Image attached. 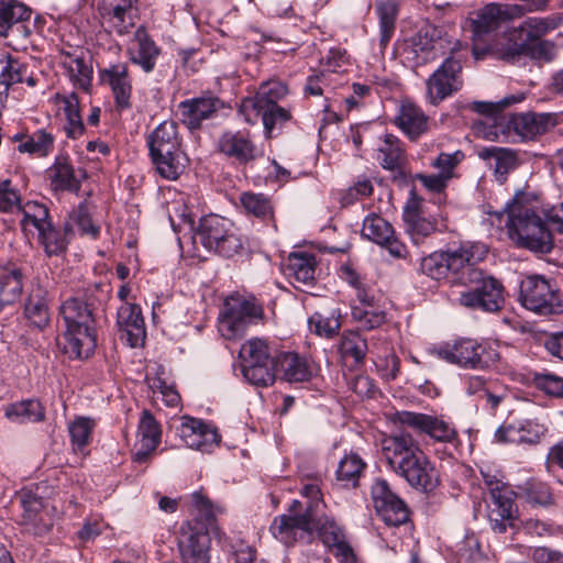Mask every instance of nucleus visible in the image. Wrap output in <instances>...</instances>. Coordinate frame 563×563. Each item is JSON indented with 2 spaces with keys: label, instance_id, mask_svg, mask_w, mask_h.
I'll return each mask as SVG.
<instances>
[{
  "label": "nucleus",
  "instance_id": "nucleus-1",
  "mask_svg": "<svg viewBox=\"0 0 563 563\" xmlns=\"http://www.w3.org/2000/svg\"><path fill=\"white\" fill-rule=\"evenodd\" d=\"M382 454L390 468L410 486L428 492L438 485V473L433 464L409 433L384 438Z\"/></svg>",
  "mask_w": 563,
  "mask_h": 563
},
{
  "label": "nucleus",
  "instance_id": "nucleus-2",
  "mask_svg": "<svg viewBox=\"0 0 563 563\" xmlns=\"http://www.w3.org/2000/svg\"><path fill=\"white\" fill-rule=\"evenodd\" d=\"M507 213L509 236L518 245L540 253H549L553 247V239L548 219H543L528 196L518 192L507 202L505 210L496 212L498 218Z\"/></svg>",
  "mask_w": 563,
  "mask_h": 563
},
{
  "label": "nucleus",
  "instance_id": "nucleus-3",
  "mask_svg": "<svg viewBox=\"0 0 563 563\" xmlns=\"http://www.w3.org/2000/svg\"><path fill=\"white\" fill-rule=\"evenodd\" d=\"M93 311L92 303L81 297L69 298L59 308L65 327L63 350L70 358H88L95 352Z\"/></svg>",
  "mask_w": 563,
  "mask_h": 563
},
{
  "label": "nucleus",
  "instance_id": "nucleus-4",
  "mask_svg": "<svg viewBox=\"0 0 563 563\" xmlns=\"http://www.w3.org/2000/svg\"><path fill=\"white\" fill-rule=\"evenodd\" d=\"M554 18H528L518 27H514L504 36L500 46L496 48V58L516 63L521 56L547 58L553 48L552 44L542 37L556 29Z\"/></svg>",
  "mask_w": 563,
  "mask_h": 563
},
{
  "label": "nucleus",
  "instance_id": "nucleus-5",
  "mask_svg": "<svg viewBox=\"0 0 563 563\" xmlns=\"http://www.w3.org/2000/svg\"><path fill=\"white\" fill-rule=\"evenodd\" d=\"M150 157L156 172L167 180H176L184 174L188 157L181 148L177 123L166 120L147 135Z\"/></svg>",
  "mask_w": 563,
  "mask_h": 563
},
{
  "label": "nucleus",
  "instance_id": "nucleus-6",
  "mask_svg": "<svg viewBox=\"0 0 563 563\" xmlns=\"http://www.w3.org/2000/svg\"><path fill=\"white\" fill-rule=\"evenodd\" d=\"M194 239L198 240L207 250L228 258L241 254L246 244V239L233 222L217 214H209L200 219Z\"/></svg>",
  "mask_w": 563,
  "mask_h": 563
},
{
  "label": "nucleus",
  "instance_id": "nucleus-7",
  "mask_svg": "<svg viewBox=\"0 0 563 563\" xmlns=\"http://www.w3.org/2000/svg\"><path fill=\"white\" fill-rule=\"evenodd\" d=\"M269 531L275 539L285 545L296 542L311 543L317 531V509L313 503L306 507L298 500H294L288 514L274 518Z\"/></svg>",
  "mask_w": 563,
  "mask_h": 563
},
{
  "label": "nucleus",
  "instance_id": "nucleus-8",
  "mask_svg": "<svg viewBox=\"0 0 563 563\" xmlns=\"http://www.w3.org/2000/svg\"><path fill=\"white\" fill-rule=\"evenodd\" d=\"M464 290L459 292L456 301L462 307L483 312H497L505 305V289L503 284L493 276L479 273L471 274V279L463 285Z\"/></svg>",
  "mask_w": 563,
  "mask_h": 563
},
{
  "label": "nucleus",
  "instance_id": "nucleus-9",
  "mask_svg": "<svg viewBox=\"0 0 563 563\" xmlns=\"http://www.w3.org/2000/svg\"><path fill=\"white\" fill-rule=\"evenodd\" d=\"M263 307L254 297L240 294L229 296L219 317V330L232 340L245 334L249 327L263 318Z\"/></svg>",
  "mask_w": 563,
  "mask_h": 563
},
{
  "label": "nucleus",
  "instance_id": "nucleus-10",
  "mask_svg": "<svg viewBox=\"0 0 563 563\" xmlns=\"http://www.w3.org/2000/svg\"><path fill=\"white\" fill-rule=\"evenodd\" d=\"M241 372L252 385L267 387L275 382V360L271 356L265 340L253 338L245 341L240 349Z\"/></svg>",
  "mask_w": 563,
  "mask_h": 563
},
{
  "label": "nucleus",
  "instance_id": "nucleus-11",
  "mask_svg": "<svg viewBox=\"0 0 563 563\" xmlns=\"http://www.w3.org/2000/svg\"><path fill=\"white\" fill-rule=\"evenodd\" d=\"M482 476L487 488L485 501L492 529L497 533H504L507 528H517V508L509 488L496 475L482 471Z\"/></svg>",
  "mask_w": 563,
  "mask_h": 563
},
{
  "label": "nucleus",
  "instance_id": "nucleus-12",
  "mask_svg": "<svg viewBox=\"0 0 563 563\" xmlns=\"http://www.w3.org/2000/svg\"><path fill=\"white\" fill-rule=\"evenodd\" d=\"M519 299L525 308L539 314L562 311L558 290L542 276H528L520 284Z\"/></svg>",
  "mask_w": 563,
  "mask_h": 563
},
{
  "label": "nucleus",
  "instance_id": "nucleus-13",
  "mask_svg": "<svg viewBox=\"0 0 563 563\" xmlns=\"http://www.w3.org/2000/svg\"><path fill=\"white\" fill-rule=\"evenodd\" d=\"M507 18L506 8L495 3L484 7L476 13V16L472 20V52L475 59H484L487 54H493L496 57L495 51L500 44L490 47L486 44V36H490Z\"/></svg>",
  "mask_w": 563,
  "mask_h": 563
},
{
  "label": "nucleus",
  "instance_id": "nucleus-14",
  "mask_svg": "<svg viewBox=\"0 0 563 563\" xmlns=\"http://www.w3.org/2000/svg\"><path fill=\"white\" fill-rule=\"evenodd\" d=\"M487 247L481 243H462L459 247L448 250L446 258L450 275V283L452 286H463L471 279V274L479 273L481 269L476 265L482 262L486 254Z\"/></svg>",
  "mask_w": 563,
  "mask_h": 563
},
{
  "label": "nucleus",
  "instance_id": "nucleus-15",
  "mask_svg": "<svg viewBox=\"0 0 563 563\" xmlns=\"http://www.w3.org/2000/svg\"><path fill=\"white\" fill-rule=\"evenodd\" d=\"M462 63L450 56L427 80V98L437 106L462 88Z\"/></svg>",
  "mask_w": 563,
  "mask_h": 563
},
{
  "label": "nucleus",
  "instance_id": "nucleus-16",
  "mask_svg": "<svg viewBox=\"0 0 563 563\" xmlns=\"http://www.w3.org/2000/svg\"><path fill=\"white\" fill-rule=\"evenodd\" d=\"M371 498L377 515L387 526L398 527L409 520V510L389 487L387 481L376 478L371 486Z\"/></svg>",
  "mask_w": 563,
  "mask_h": 563
},
{
  "label": "nucleus",
  "instance_id": "nucleus-17",
  "mask_svg": "<svg viewBox=\"0 0 563 563\" xmlns=\"http://www.w3.org/2000/svg\"><path fill=\"white\" fill-rule=\"evenodd\" d=\"M178 549L184 563H209L208 529L198 520L185 522L179 530Z\"/></svg>",
  "mask_w": 563,
  "mask_h": 563
},
{
  "label": "nucleus",
  "instance_id": "nucleus-18",
  "mask_svg": "<svg viewBox=\"0 0 563 563\" xmlns=\"http://www.w3.org/2000/svg\"><path fill=\"white\" fill-rule=\"evenodd\" d=\"M397 421L401 426L424 433L438 442L453 443L459 437L455 427L441 417L421 412L400 411L397 412Z\"/></svg>",
  "mask_w": 563,
  "mask_h": 563
},
{
  "label": "nucleus",
  "instance_id": "nucleus-19",
  "mask_svg": "<svg viewBox=\"0 0 563 563\" xmlns=\"http://www.w3.org/2000/svg\"><path fill=\"white\" fill-rule=\"evenodd\" d=\"M319 539L340 563H355L353 549L345 540L343 529L328 515H319Z\"/></svg>",
  "mask_w": 563,
  "mask_h": 563
},
{
  "label": "nucleus",
  "instance_id": "nucleus-20",
  "mask_svg": "<svg viewBox=\"0 0 563 563\" xmlns=\"http://www.w3.org/2000/svg\"><path fill=\"white\" fill-rule=\"evenodd\" d=\"M316 265L317 262L313 254L305 251H295L287 257L285 273L288 277L292 278L294 286L297 289L313 296Z\"/></svg>",
  "mask_w": 563,
  "mask_h": 563
},
{
  "label": "nucleus",
  "instance_id": "nucleus-21",
  "mask_svg": "<svg viewBox=\"0 0 563 563\" xmlns=\"http://www.w3.org/2000/svg\"><path fill=\"white\" fill-rule=\"evenodd\" d=\"M434 30L432 34L429 31H420L406 42L402 54L412 67L423 66L440 56L442 42L434 38Z\"/></svg>",
  "mask_w": 563,
  "mask_h": 563
},
{
  "label": "nucleus",
  "instance_id": "nucleus-22",
  "mask_svg": "<svg viewBox=\"0 0 563 563\" xmlns=\"http://www.w3.org/2000/svg\"><path fill=\"white\" fill-rule=\"evenodd\" d=\"M117 325L120 339L125 341L130 347L144 344L146 330L140 306L134 303L122 305L118 310Z\"/></svg>",
  "mask_w": 563,
  "mask_h": 563
},
{
  "label": "nucleus",
  "instance_id": "nucleus-23",
  "mask_svg": "<svg viewBox=\"0 0 563 563\" xmlns=\"http://www.w3.org/2000/svg\"><path fill=\"white\" fill-rule=\"evenodd\" d=\"M178 432L188 448L201 452H209L220 441L217 429L197 418L184 417Z\"/></svg>",
  "mask_w": 563,
  "mask_h": 563
},
{
  "label": "nucleus",
  "instance_id": "nucleus-24",
  "mask_svg": "<svg viewBox=\"0 0 563 563\" xmlns=\"http://www.w3.org/2000/svg\"><path fill=\"white\" fill-rule=\"evenodd\" d=\"M178 108L183 123L189 129H197L203 120L212 118L214 113L223 109L224 102L211 93H206L181 101Z\"/></svg>",
  "mask_w": 563,
  "mask_h": 563
},
{
  "label": "nucleus",
  "instance_id": "nucleus-25",
  "mask_svg": "<svg viewBox=\"0 0 563 563\" xmlns=\"http://www.w3.org/2000/svg\"><path fill=\"white\" fill-rule=\"evenodd\" d=\"M485 347L472 339H462L453 344H446L438 351L440 358L466 368L483 367L482 355Z\"/></svg>",
  "mask_w": 563,
  "mask_h": 563
},
{
  "label": "nucleus",
  "instance_id": "nucleus-26",
  "mask_svg": "<svg viewBox=\"0 0 563 563\" xmlns=\"http://www.w3.org/2000/svg\"><path fill=\"white\" fill-rule=\"evenodd\" d=\"M100 78L103 84L110 87L115 108L119 111L128 110L132 107V79L125 64L111 65L101 70Z\"/></svg>",
  "mask_w": 563,
  "mask_h": 563
},
{
  "label": "nucleus",
  "instance_id": "nucleus-27",
  "mask_svg": "<svg viewBox=\"0 0 563 563\" xmlns=\"http://www.w3.org/2000/svg\"><path fill=\"white\" fill-rule=\"evenodd\" d=\"M219 151L240 164L246 165L258 156L249 131H227L218 142Z\"/></svg>",
  "mask_w": 563,
  "mask_h": 563
},
{
  "label": "nucleus",
  "instance_id": "nucleus-28",
  "mask_svg": "<svg viewBox=\"0 0 563 563\" xmlns=\"http://www.w3.org/2000/svg\"><path fill=\"white\" fill-rule=\"evenodd\" d=\"M137 432L140 440L133 460L137 463H145L158 446L162 437L161 426L150 410L142 411Z\"/></svg>",
  "mask_w": 563,
  "mask_h": 563
},
{
  "label": "nucleus",
  "instance_id": "nucleus-29",
  "mask_svg": "<svg viewBox=\"0 0 563 563\" xmlns=\"http://www.w3.org/2000/svg\"><path fill=\"white\" fill-rule=\"evenodd\" d=\"M394 123L410 140H417L429 130V118L417 104L404 101L398 109Z\"/></svg>",
  "mask_w": 563,
  "mask_h": 563
},
{
  "label": "nucleus",
  "instance_id": "nucleus-30",
  "mask_svg": "<svg viewBox=\"0 0 563 563\" xmlns=\"http://www.w3.org/2000/svg\"><path fill=\"white\" fill-rule=\"evenodd\" d=\"M509 123L522 140H533L554 126L555 118L550 113H517L510 117Z\"/></svg>",
  "mask_w": 563,
  "mask_h": 563
},
{
  "label": "nucleus",
  "instance_id": "nucleus-31",
  "mask_svg": "<svg viewBox=\"0 0 563 563\" xmlns=\"http://www.w3.org/2000/svg\"><path fill=\"white\" fill-rule=\"evenodd\" d=\"M18 498L21 507V525L35 534L46 532L48 525L43 519L42 498L30 490H22Z\"/></svg>",
  "mask_w": 563,
  "mask_h": 563
},
{
  "label": "nucleus",
  "instance_id": "nucleus-32",
  "mask_svg": "<svg viewBox=\"0 0 563 563\" xmlns=\"http://www.w3.org/2000/svg\"><path fill=\"white\" fill-rule=\"evenodd\" d=\"M24 81L30 87L36 85V80L33 75L29 73L26 64L11 55H7L4 58L0 59V95H7L11 86Z\"/></svg>",
  "mask_w": 563,
  "mask_h": 563
},
{
  "label": "nucleus",
  "instance_id": "nucleus-33",
  "mask_svg": "<svg viewBox=\"0 0 563 563\" xmlns=\"http://www.w3.org/2000/svg\"><path fill=\"white\" fill-rule=\"evenodd\" d=\"M135 42L136 46L129 49L130 60L145 73H151L155 68L161 49L143 29L135 32Z\"/></svg>",
  "mask_w": 563,
  "mask_h": 563
},
{
  "label": "nucleus",
  "instance_id": "nucleus-34",
  "mask_svg": "<svg viewBox=\"0 0 563 563\" xmlns=\"http://www.w3.org/2000/svg\"><path fill=\"white\" fill-rule=\"evenodd\" d=\"M282 373V377L289 383L307 380L311 372L306 360L295 352H283L275 360V375Z\"/></svg>",
  "mask_w": 563,
  "mask_h": 563
},
{
  "label": "nucleus",
  "instance_id": "nucleus-35",
  "mask_svg": "<svg viewBox=\"0 0 563 563\" xmlns=\"http://www.w3.org/2000/svg\"><path fill=\"white\" fill-rule=\"evenodd\" d=\"M23 279V273L19 267L0 266V311L21 298Z\"/></svg>",
  "mask_w": 563,
  "mask_h": 563
},
{
  "label": "nucleus",
  "instance_id": "nucleus-36",
  "mask_svg": "<svg viewBox=\"0 0 563 563\" xmlns=\"http://www.w3.org/2000/svg\"><path fill=\"white\" fill-rule=\"evenodd\" d=\"M240 202L247 214L272 224L275 230L277 229L274 205L268 196L246 191L241 194Z\"/></svg>",
  "mask_w": 563,
  "mask_h": 563
},
{
  "label": "nucleus",
  "instance_id": "nucleus-37",
  "mask_svg": "<svg viewBox=\"0 0 563 563\" xmlns=\"http://www.w3.org/2000/svg\"><path fill=\"white\" fill-rule=\"evenodd\" d=\"M51 187L55 191H77L80 183L75 176V170L68 156H57L49 168Z\"/></svg>",
  "mask_w": 563,
  "mask_h": 563
},
{
  "label": "nucleus",
  "instance_id": "nucleus-38",
  "mask_svg": "<svg viewBox=\"0 0 563 563\" xmlns=\"http://www.w3.org/2000/svg\"><path fill=\"white\" fill-rule=\"evenodd\" d=\"M478 156L485 161H493L490 166L499 181H504L506 175L517 166L516 153L509 148L489 146L478 151Z\"/></svg>",
  "mask_w": 563,
  "mask_h": 563
},
{
  "label": "nucleus",
  "instance_id": "nucleus-39",
  "mask_svg": "<svg viewBox=\"0 0 563 563\" xmlns=\"http://www.w3.org/2000/svg\"><path fill=\"white\" fill-rule=\"evenodd\" d=\"M5 417L15 422H41L45 419V408L36 399H25L9 405Z\"/></svg>",
  "mask_w": 563,
  "mask_h": 563
},
{
  "label": "nucleus",
  "instance_id": "nucleus-40",
  "mask_svg": "<svg viewBox=\"0 0 563 563\" xmlns=\"http://www.w3.org/2000/svg\"><path fill=\"white\" fill-rule=\"evenodd\" d=\"M376 11L379 19V46L384 51L396 30L398 4L395 0L379 1Z\"/></svg>",
  "mask_w": 563,
  "mask_h": 563
},
{
  "label": "nucleus",
  "instance_id": "nucleus-41",
  "mask_svg": "<svg viewBox=\"0 0 563 563\" xmlns=\"http://www.w3.org/2000/svg\"><path fill=\"white\" fill-rule=\"evenodd\" d=\"M365 467L366 463L358 454H346L339 462L335 478L344 487L355 488Z\"/></svg>",
  "mask_w": 563,
  "mask_h": 563
},
{
  "label": "nucleus",
  "instance_id": "nucleus-42",
  "mask_svg": "<svg viewBox=\"0 0 563 563\" xmlns=\"http://www.w3.org/2000/svg\"><path fill=\"white\" fill-rule=\"evenodd\" d=\"M31 10L15 0H0V36L7 37L13 25L29 20Z\"/></svg>",
  "mask_w": 563,
  "mask_h": 563
},
{
  "label": "nucleus",
  "instance_id": "nucleus-43",
  "mask_svg": "<svg viewBox=\"0 0 563 563\" xmlns=\"http://www.w3.org/2000/svg\"><path fill=\"white\" fill-rule=\"evenodd\" d=\"M288 93L287 86L279 80H268L261 85L256 96L253 99L243 102L244 108H265L266 106L277 104V101Z\"/></svg>",
  "mask_w": 563,
  "mask_h": 563
},
{
  "label": "nucleus",
  "instance_id": "nucleus-44",
  "mask_svg": "<svg viewBox=\"0 0 563 563\" xmlns=\"http://www.w3.org/2000/svg\"><path fill=\"white\" fill-rule=\"evenodd\" d=\"M55 136L52 133L46 130H37L18 145V151L36 157H46L53 152Z\"/></svg>",
  "mask_w": 563,
  "mask_h": 563
},
{
  "label": "nucleus",
  "instance_id": "nucleus-45",
  "mask_svg": "<svg viewBox=\"0 0 563 563\" xmlns=\"http://www.w3.org/2000/svg\"><path fill=\"white\" fill-rule=\"evenodd\" d=\"M23 218L21 225L23 230L29 231L31 228L41 231L48 228L51 224L49 212L45 205L37 201H27L24 206L18 208Z\"/></svg>",
  "mask_w": 563,
  "mask_h": 563
},
{
  "label": "nucleus",
  "instance_id": "nucleus-46",
  "mask_svg": "<svg viewBox=\"0 0 563 563\" xmlns=\"http://www.w3.org/2000/svg\"><path fill=\"white\" fill-rule=\"evenodd\" d=\"M378 159L385 169L394 170L402 164L404 148L399 139L393 134L384 136L383 144L378 148Z\"/></svg>",
  "mask_w": 563,
  "mask_h": 563
},
{
  "label": "nucleus",
  "instance_id": "nucleus-47",
  "mask_svg": "<svg viewBox=\"0 0 563 563\" xmlns=\"http://www.w3.org/2000/svg\"><path fill=\"white\" fill-rule=\"evenodd\" d=\"M64 113L66 123L64 131L70 139H78L85 132V125L80 115L79 100L76 93L64 97Z\"/></svg>",
  "mask_w": 563,
  "mask_h": 563
},
{
  "label": "nucleus",
  "instance_id": "nucleus-48",
  "mask_svg": "<svg viewBox=\"0 0 563 563\" xmlns=\"http://www.w3.org/2000/svg\"><path fill=\"white\" fill-rule=\"evenodd\" d=\"M25 317L32 324L42 329L49 322L47 300L41 289L33 291L25 303Z\"/></svg>",
  "mask_w": 563,
  "mask_h": 563
},
{
  "label": "nucleus",
  "instance_id": "nucleus-49",
  "mask_svg": "<svg viewBox=\"0 0 563 563\" xmlns=\"http://www.w3.org/2000/svg\"><path fill=\"white\" fill-rule=\"evenodd\" d=\"M393 231L391 224L378 214H368L363 221L362 235L377 244H382L388 238H391Z\"/></svg>",
  "mask_w": 563,
  "mask_h": 563
},
{
  "label": "nucleus",
  "instance_id": "nucleus-50",
  "mask_svg": "<svg viewBox=\"0 0 563 563\" xmlns=\"http://www.w3.org/2000/svg\"><path fill=\"white\" fill-rule=\"evenodd\" d=\"M473 109L476 112L486 115L485 119L483 121H481L479 124L477 125L478 132H481V130H479L481 126L489 128V131H487V132L483 131V135L486 139L493 140L494 137H496L498 135L499 131H504L503 128H499V125H500L499 121L503 119L498 114V111L500 109L499 104L492 103V102L478 101V102H474Z\"/></svg>",
  "mask_w": 563,
  "mask_h": 563
},
{
  "label": "nucleus",
  "instance_id": "nucleus-51",
  "mask_svg": "<svg viewBox=\"0 0 563 563\" xmlns=\"http://www.w3.org/2000/svg\"><path fill=\"white\" fill-rule=\"evenodd\" d=\"M95 427V420L88 417H76L75 420L68 424V432L74 450L81 451L90 443Z\"/></svg>",
  "mask_w": 563,
  "mask_h": 563
},
{
  "label": "nucleus",
  "instance_id": "nucleus-52",
  "mask_svg": "<svg viewBox=\"0 0 563 563\" xmlns=\"http://www.w3.org/2000/svg\"><path fill=\"white\" fill-rule=\"evenodd\" d=\"M341 277L355 289L357 300L364 306L372 308L374 306V295L360 274L350 265L341 266Z\"/></svg>",
  "mask_w": 563,
  "mask_h": 563
},
{
  "label": "nucleus",
  "instance_id": "nucleus-53",
  "mask_svg": "<svg viewBox=\"0 0 563 563\" xmlns=\"http://www.w3.org/2000/svg\"><path fill=\"white\" fill-rule=\"evenodd\" d=\"M445 251H438L423 257L420 262V272L434 280L450 278Z\"/></svg>",
  "mask_w": 563,
  "mask_h": 563
},
{
  "label": "nucleus",
  "instance_id": "nucleus-54",
  "mask_svg": "<svg viewBox=\"0 0 563 563\" xmlns=\"http://www.w3.org/2000/svg\"><path fill=\"white\" fill-rule=\"evenodd\" d=\"M162 367L154 376H146V383L153 393H159L162 399L168 407H176L180 401V396L172 383H168L164 377Z\"/></svg>",
  "mask_w": 563,
  "mask_h": 563
},
{
  "label": "nucleus",
  "instance_id": "nucleus-55",
  "mask_svg": "<svg viewBox=\"0 0 563 563\" xmlns=\"http://www.w3.org/2000/svg\"><path fill=\"white\" fill-rule=\"evenodd\" d=\"M132 5L129 2L120 3L107 12L108 22L119 35L128 34L134 25L133 19L130 15Z\"/></svg>",
  "mask_w": 563,
  "mask_h": 563
},
{
  "label": "nucleus",
  "instance_id": "nucleus-56",
  "mask_svg": "<svg viewBox=\"0 0 563 563\" xmlns=\"http://www.w3.org/2000/svg\"><path fill=\"white\" fill-rule=\"evenodd\" d=\"M253 109L257 111V114L262 115L265 132L269 136L277 125H283L291 118L290 111L279 107L278 104H271L266 106L265 108Z\"/></svg>",
  "mask_w": 563,
  "mask_h": 563
},
{
  "label": "nucleus",
  "instance_id": "nucleus-57",
  "mask_svg": "<svg viewBox=\"0 0 563 563\" xmlns=\"http://www.w3.org/2000/svg\"><path fill=\"white\" fill-rule=\"evenodd\" d=\"M340 352L343 357H352L355 363H361L367 352L366 340L358 333L351 332L342 338Z\"/></svg>",
  "mask_w": 563,
  "mask_h": 563
},
{
  "label": "nucleus",
  "instance_id": "nucleus-58",
  "mask_svg": "<svg viewBox=\"0 0 563 563\" xmlns=\"http://www.w3.org/2000/svg\"><path fill=\"white\" fill-rule=\"evenodd\" d=\"M38 239L48 256L58 255L67 247L65 234L56 230L52 223L47 229L38 231Z\"/></svg>",
  "mask_w": 563,
  "mask_h": 563
},
{
  "label": "nucleus",
  "instance_id": "nucleus-59",
  "mask_svg": "<svg viewBox=\"0 0 563 563\" xmlns=\"http://www.w3.org/2000/svg\"><path fill=\"white\" fill-rule=\"evenodd\" d=\"M351 314L354 321H356L362 330H373L380 327L385 320L386 316L383 311L375 310L372 308H363L357 306L351 307Z\"/></svg>",
  "mask_w": 563,
  "mask_h": 563
},
{
  "label": "nucleus",
  "instance_id": "nucleus-60",
  "mask_svg": "<svg viewBox=\"0 0 563 563\" xmlns=\"http://www.w3.org/2000/svg\"><path fill=\"white\" fill-rule=\"evenodd\" d=\"M522 494L527 501L536 505L547 506L552 503V494L548 484L530 479L521 487Z\"/></svg>",
  "mask_w": 563,
  "mask_h": 563
},
{
  "label": "nucleus",
  "instance_id": "nucleus-61",
  "mask_svg": "<svg viewBox=\"0 0 563 563\" xmlns=\"http://www.w3.org/2000/svg\"><path fill=\"white\" fill-rule=\"evenodd\" d=\"M191 503L197 511V516L203 527L208 529L216 521L217 514L220 511V508L216 507L212 501L200 492H195L191 494Z\"/></svg>",
  "mask_w": 563,
  "mask_h": 563
},
{
  "label": "nucleus",
  "instance_id": "nucleus-62",
  "mask_svg": "<svg viewBox=\"0 0 563 563\" xmlns=\"http://www.w3.org/2000/svg\"><path fill=\"white\" fill-rule=\"evenodd\" d=\"M407 232L410 234L415 244L421 243L426 238L437 231V222L420 216L417 218L409 217V221L405 222Z\"/></svg>",
  "mask_w": 563,
  "mask_h": 563
},
{
  "label": "nucleus",
  "instance_id": "nucleus-63",
  "mask_svg": "<svg viewBox=\"0 0 563 563\" xmlns=\"http://www.w3.org/2000/svg\"><path fill=\"white\" fill-rule=\"evenodd\" d=\"M462 563H489V559L481 550L479 542L474 536H467L459 548Z\"/></svg>",
  "mask_w": 563,
  "mask_h": 563
},
{
  "label": "nucleus",
  "instance_id": "nucleus-64",
  "mask_svg": "<svg viewBox=\"0 0 563 563\" xmlns=\"http://www.w3.org/2000/svg\"><path fill=\"white\" fill-rule=\"evenodd\" d=\"M465 155L462 151H455L453 153H440L438 157L431 163V165L439 169L442 176H445L448 180L453 177V172L457 165L464 159Z\"/></svg>",
  "mask_w": 563,
  "mask_h": 563
}]
</instances>
